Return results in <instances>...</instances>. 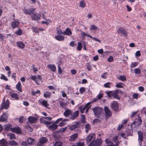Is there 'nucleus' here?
<instances>
[{
  "instance_id": "36",
  "label": "nucleus",
  "mask_w": 146,
  "mask_h": 146,
  "mask_svg": "<svg viewBox=\"0 0 146 146\" xmlns=\"http://www.w3.org/2000/svg\"><path fill=\"white\" fill-rule=\"evenodd\" d=\"M9 144L11 145V146L17 145H18V143L16 141H9Z\"/></svg>"
},
{
  "instance_id": "57",
  "label": "nucleus",
  "mask_w": 146,
  "mask_h": 146,
  "mask_svg": "<svg viewBox=\"0 0 146 146\" xmlns=\"http://www.w3.org/2000/svg\"><path fill=\"white\" fill-rule=\"evenodd\" d=\"M113 60V58L112 56H110L107 59V61L109 62H111Z\"/></svg>"
},
{
  "instance_id": "14",
  "label": "nucleus",
  "mask_w": 146,
  "mask_h": 146,
  "mask_svg": "<svg viewBox=\"0 0 146 146\" xmlns=\"http://www.w3.org/2000/svg\"><path fill=\"white\" fill-rule=\"evenodd\" d=\"M105 116L106 117H109L111 116V113L108 108L105 106L104 108Z\"/></svg>"
},
{
  "instance_id": "63",
  "label": "nucleus",
  "mask_w": 146,
  "mask_h": 146,
  "mask_svg": "<svg viewBox=\"0 0 146 146\" xmlns=\"http://www.w3.org/2000/svg\"><path fill=\"white\" fill-rule=\"evenodd\" d=\"M136 56L139 57L140 56L141 53L140 51L139 50L137 51L135 54Z\"/></svg>"
},
{
  "instance_id": "41",
  "label": "nucleus",
  "mask_w": 146,
  "mask_h": 146,
  "mask_svg": "<svg viewBox=\"0 0 146 146\" xmlns=\"http://www.w3.org/2000/svg\"><path fill=\"white\" fill-rule=\"evenodd\" d=\"M138 64V62H132L131 63V64L130 66V67L131 68H133L135 67Z\"/></svg>"
},
{
  "instance_id": "1",
  "label": "nucleus",
  "mask_w": 146,
  "mask_h": 146,
  "mask_svg": "<svg viewBox=\"0 0 146 146\" xmlns=\"http://www.w3.org/2000/svg\"><path fill=\"white\" fill-rule=\"evenodd\" d=\"M95 116L97 117L100 116V115L103 111V109L99 107H96L93 109Z\"/></svg>"
},
{
  "instance_id": "54",
  "label": "nucleus",
  "mask_w": 146,
  "mask_h": 146,
  "mask_svg": "<svg viewBox=\"0 0 146 146\" xmlns=\"http://www.w3.org/2000/svg\"><path fill=\"white\" fill-rule=\"evenodd\" d=\"M97 29V27L95 25H92L90 27V29L92 30H96Z\"/></svg>"
},
{
  "instance_id": "12",
  "label": "nucleus",
  "mask_w": 146,
  "mask_h": 146,
  "mask_svg": "<svg viewBox=\"0 0 146 146\" xmlns=\"http://www.w3.org/2000/svg\"><path fill=\"white\" fill-rule=\"evenodd\" d=\"M105 142L107 144L105 146H118L119 143V142L117 141L116 144L114 145L112 142L109 139H106L105 140Z\"/></svg>"
},
{
  "instance_id": "35",
  "label": "nucleus",
  "mask_w": 146,
  "mask_h": 146,
  "mask_svg": "<svg viewBox=\"0 0 146 146\" xmlns=\"http://www.w3.org/2000/svg\"><path fill=\"white\" fill-rule=\"evenodd\" d=\"M21 84L20 82H18L17 84L16 85V88L17 89L19 92H22L21 86Z\"/></svg>"
},
{
  "instance_id": "49",
  "label": "nucleus",
  "mask_w": 146,
  "mask_h": 146,
  "mask_svg": "<svg viewBox=\"0 0 146 146\" xmlns=\"http://www.w3.org/2000/svg\"><path fill=\"white\" fill-rule=\"evenodd\" d=\"M32 67L33 68V70L34 72L36 73L37 71H38V69L37 68L35 67V65L34 64L32 65Z\"/></svg>"
},
{
  "instance_id": "9",
  "label": "nucleus",
  "mask_w": 146,
  "mask_h": 146,
  "mask_svg": "<svg viewBox=\"0 0 146 146\" xmlns=\"http://www.w3.org/2000/svg\"><path fill=\"white\" fill-rule=\"evenodd\" d=\"M138 141L140 145H141L142 142L143 140V133L141 131H139L138 132Z\"/></svg>"
},
{
  "instance_id": "56",
  "label": "nucleus",
  "mask_w": 146,
  "mask_h": 146,
  "mask_svg": "<svg viewBox=\"0 0 146 146\" xmlns=\"http://www.w3.org/2000/svg\"><path fill=\"white\" fill-rule=\"evenodd\" d=\"M21 145L22 146H29V145L28 143H27V141H25L22 142L21 143Z\"/></svg>"
},
{
  "instance_id": "39",
  "label": "nucleus",
  "mask_w": 146,
  "mask_h": 146,
  "mask_svg": "<svg viewBox=\"0 0 146 146\" xmlns=\"http://www.w3.org/2000/svg\"><path fill=\"white\" fill-rule=\"evenodd\" d=\"M81 123H86L85 117L84 115L82 114L81 115Z\"/></svg>"
},
{
  "instance_id": "16",
  "label": "nucleus",
  "mask_w": 146,
  "mask_h": 146,
  "mask_svg": "<svg viewBox=\"0 0 146 146\" xmlns=\"http://www.w3.org/2000/svg\"><path fill=\"white\" fill-rule=\"evenodd\" d=\"M79 111L78 110H77L75 112H73L71 115L70 118L72 120L75 119L78 115Z\"/></svg>"
},
{
  "instance_id": "62",
  "label": "nucleus",
  "mask_w": 146,
  "mask_h": 146,
  "mask_svg": "<svg viewBox=\"0 0 146 146\" xmlns=\"http://www.w3.org/2000/svg\"><path fill=\"white\" fill-rule=\"evenodd\" d=\"M77 146H84V143L82 142H78L76 143Z\"/></svg>"
},
{
  "instance_id": "46",
  "label": "nucleus",
  "mask_w": 146,
  "mask_h": 146,
  "mask_svg": "<svg viewBox=\"0 0 146 146\" xmlns=\"http://www.w3.org/2000/svg\"><path fill=\"white\" fill-rule=\"evenodd\" d=\"M62 143L61 142L56 141V143L54 144V146H62Z\"/></svg>"
},
{
  "instance_id": "19",
  "label": "nucleus",
  "mask_w": 146,
  "mask_h": 146,
  "mask_svg": "<svg viewBox=\"0 0 146 146\" xmlns=\"http://www.w3.org/2000/svg\"><path fill=\"white\" fill-rule=\"evenodd\" d=\"M61 34L65 35L70 36L72 34V32L69 28H67L63 32H61Z\"/></svg>"
},
{
  "instance_id": "21",
  "label": "nucleus",
  "mask_w": 146,
  "mask_h": 146,
  "mask_svg": "<svg viewBox=\"0 0 146 146\" xmlns=\"http://www.w3.org/2000/svg\"><path fill=\"white\" fill-rule=\"evenodd\" d=\"M8 142L4 139H2L0 140V144L2 146H7L9 144Z\"/></svg>"
},
{
  "instance_id": "51",
  "label": "nucleus",
  "mask_w": 146,
  "mask_h": 146,
  "mask_svg": "<svg viewBox=\"0 0 146 146\" xmlns=\"http://www.w3.org/2000/svg\"><path fill=\"white\" fill-rule=\"evenodd\" d=\"M9 135L10 137V139H16V137L15 136V135L14 134L12 133H9Z\"/></svg>"
},
{
  "instance_id": "17",
  "label": "nucleus",
  "mask_w": 146,
  "mask_h": 146,
  "mask_svg": "<svg viewBox=\"0 0 146 146\" xmlns=\"http://www.w3.org/2000/svg\"><path fill=\"white\" fill-rule=\"evenodd\" d=\"M72 114V111L69 109H66L63 113V115L66 117H68Z\"/></svg>"
},
{
  "instance_id": "64",
  "label": "nucleus",
  "mask_w": 146,
  "mask_h": 146,
  "mask_svg": "<svg viewBox=\"0 0 146 146\" xmlns=\"http://www.w3.org/2000/svg\"><path fill=\"white\" fill-rule=\"evenodd\" d=\"M87 68L88 70L90 71L92 70V67L91 66L89 65L88 64H87L86 65Z\"/></svg>"
},
{
  "instance_id": "24",
  "label": "nucleus",
  "mask_w": 146,
  "mask_h": 146,
  "mask_svg": "<svg viewBox=\"0 0 146 146\" xmlns=\"http://www.w3.org/2000/svg\"><path fill=\"white\" fill-rule=\"evenodd\" d=\"M28 121L29 122L33 123L36 122L37 119L35 117L31 116H29L28 118Z\"/></svg>"
},
{
  "instance_id": "40",
  "label": "nucleus",
  "mask_w": 146,
  "mask_h": 146,
  "mask_svg": "<svg viewBox=\"0 0 146 146\" xmlns=\"http://www.w3.org/2000/svg\"><path fill=\"white\" fill-rule=\"evenodd\" d=\"M82 42H79L78 43L77 46V50H80L82 48Z\"/></svg>"
},
{
  "instance_id": "34",
  "label": "nucleus",
  "mask_w": 146,
  "mask_h": 146,
  "mask_svg": "<svg viewBox=\"0 0 146 146\" xmlns=\"http://www.w3.org/2000/svg\"><path fill=\"white\" fill-rule=\"evenodd\" d=\"M58 127V125L55 124H52L49 126V128L53 131L56 130Z\"/></svg>"
},
{
  "instance_id": "55",
  "label": "nucleus",
  "mask_w": 146,
  "mask_h": 146,
  "mask_svg": "<svg viewBox=\"0 0 146 146\" xmlns=\"http://www.w3.org/2000/svg\"><path fill=\"white\" fill-rule=\"evenodd\" d=\"M85 88L83 87H80L79 89L80 92L82 94H83L84 92H85Z\"/></svg>"
},
{
  "instance_id": "61",
  "label": "nucleus",
  "mask_w": 146,
  "mask_h": 146,
  "mask_svg": "<svg viewBox=\"0 0 146 146\" xmlns=\"http://www.w3.org/2000/svg\"><path fill=\"white\" fill-rule=\"evenodd\" d=\"M138 122H137V124L138 125H139L141 124L142 122V120L141 119L140 117H138Z\"/></svg>"
},
{
  "instance_id": "53",
  "label": "nucleus",
  "mask_w": 146,
  "mask_h": 146,
  "mask_svg": "<svg viewBox=\"0 0 146 146\" xmlns=\"http://www.w3.org/2000/svg\"><path fill=\"white\" fill-rule=\"evenodd\" d=\"M111 84L110 83L108 82L104 84V86L105 88H110V87Z\"/></svg>"
},
{
  "instance_id": "38",
  "label": "nucleus",
  "mask_w": 146,
  "mask_h": 146,
  "mask_svg": "<svg viewBox=\"0 0 146 146\" xmlns=\"http://www.w3.org/2000/svg\"><path fill=\"white\" fill-rule=\"evenodd\" d=\"M85 127L86 129L85 130L86 133H88L89 130L90 129V127L89 124H87L85 125Z\"/></svg>"
},
{
  "instance_id": "43",
  "label": "nucleus",
  "mask_w": 146,
  "mask_h": 146,
  "mask_svg": "<svg viewBox=\"0 0 146 146\" xmlns=\"http://www.w3.org/2000/svg\"><path fill=\"white\" fill-rule=\"evenodd\" d=\"M86 108L84 106H81L79 107V110L80 111V112L81 113H83L84 112V110L86 109Z\"/></svg>"
},
{
  "instance_id": "59",
  "label": "nucleus",
  "mask_w": 146,
  "mask_h": 146,
  "mask_svg": "<svg viewBox=\"0 0 146 146\" xmlns=\"http://www.w3.org/2000/svg\"><path fill=\"white\" fill-rule=\"evenodd\" d=\"M103 95L102 94H99L96 96L98 100H100L103 97Z\"/></svg>"
},
{
  "instance_id": "10",
  "label": "nucleus",
  "mask_w": 146,
  "mask_h": 146,
  "mask_svg": "<svg viewBox=\"0 0 146 146\" xmlns=\"http://www.w3.org/2000/svg\"><path fill=\"white\" fill-rule=\"evenodd\" d=\"M117 32L118 34H121L123 36H126L127 35V31L123 27L118 28Z\"/></svg>"
},
{
  "instance_id": "2",
  "label": "nucleus",
  "mask_w": 146,
  "mask_h": 146,
  "mask_svg": "<svg viewBox=\"0 0 146 146\" xmlns=\"http://www.w3.org/2000/svg\"><path fill=\"white\" fill-rule=\"evenodd\" d=\"M118 90H117L114 91H109L107 93L108 96L110 98L111 97H113L114 98H116L118 100L120 99L119 97L118 96Z\"/></svg>"
},
{
  "instance_id": "50",
  "label": "nucleus",
  "mask_w": 146,
  "mask_h": 146,
  "mask_svg": "<svg viewBox=\"0 0 146 146\" xmlns=\"http://www.w3.org/2000/svg\"><path fill=\"white\" fill-rule=\"evenodd\" d=\"M108 76V73L107 72L103 73L101 75V77L102 78L104 79H106L107 78V76Z\"/></svg>"
},
{
  "instance_id": "60",
  "label": "nucleus",
  "mask_w": 146,
  "mask_h": 146,
  "mask_svg": "<svg viewBox=\"0 0 146 146\" xmlns=\"http://www.w3.org/2000/svg\"><path fill=\"white\" fill-rule=\"evenodd\" d=\"M61 32H63L60 29H57L56 34L57 35H60L61 34Z\"/></svg>"
},
{
  "instance_id": "37",
  "label": "nucleus",
  "mask_w": 146,
  "mask_h": 146,
  "mask_svg": "<svg viewBox=\"0 0 146 146\" xmlns=\"http://www.w3.org/2000/svg\"><path fill=\"white\" fill-rule=\"evenodd\" d=\"M60 107L62 108H65L66 105V103L64 102H60Z\"/></svg>"
},
{
  "instance_id": "5",
  "label": "nucleus",
  "mask_w": 146,
  "mask_h": 146,
  "mask_svg": "<svg viewBox=\"0 0 146 146\" xmlns=\"http://www.w3.org/2000/svg\"><path fill=\"white\" fill-rule=\"evenodd\" d=\"M102 140L100 139L90 143L88 146H100L102 143Z\"/></svg>"
},
{
  "instance_id": "48",
  "label": "nucleus",
  "mask_w": 146,
  "mask_h": 146,
  "mask_svg": "<svg viewBox=\"0 0 146 146\" xmlns=\"http://www.w3.org/2000/svg\"><path fill=\"white\" fill-rule=\"evenodd\" d=\"M25 128L29 132H32L33 131L32 128L30 126L27 125H25Z\"/></svg>"
},
{
  "instance_id": "3",
  "label": "nucleus",
  "mask_w": 146,
  "mask_h": 146,
  "mask_svg": "<svg viewBox=\"0 0 146 146\" xmlns=\"http://www.w3.org/2000/svg\"><path fill=\"white\" fill-rule=\"evenodd\" d=\"M29 78L34 81L36 84L39 85L40 84V81L42 79V77L41 76L39 75L38 76L31 75Z\"/></svg>"
},
{
  "instance_id": "20",
  "label": "nucleus",
  "mask_w": 146,
  "mask_h": 146,
  "mask_svg": "<svg viewBox=\"0 0 146 146\" xmlns=\"http://www.w3.org/2000/svg\"><path fill=\"white\" fill-rule=\"evenodd\" d=\"M20 22L17 21H14L12 22L11 24V26L13 29H14L18 27Z\"/></svg>"
},
{
  "instance_id": "4",
  "label": "nucleus",
  "mask_w": 146,
  "mask_h": 146,
  "mask_svg": "<svg viewBox=\"0 0 146 146\" xmlns=\"http://www.w3.org/2000/svg\"><path fill=\"white\" fill-rule=\"evenodd\" d=\"M5 99L4 98L3 100V102L1 105L0 108L1 110H3L4 108L7 110L9 108L10 105L9 100L8 99L5 102Z\"/></svg>"
},
{
  "instance_id": "26",
  "label": "nucleus",
  "mask_w": 146,
  "mask_h": 146,
  "mask_svg": "<svg viewBox=\"0 0 146 146\" xmlns=\"http://www.w3.org/2000/svg\"><path fill=\"white\" fill-rule=\"evenodd\" d=\"M47 67L50 68L52 72H55L56 70V66L54 64H48Z\"/></svg>"
},
{
  "instance_id": "22",
  "label": "nucleus",
  "mask_w": 146,
  "mask_h": 146,
  "mask_svg": "<svg viewBox=\"0 0 146 146\" xmlns=\"http://www.w3.org/2000/svg\"><path fill=\"white\" fill-rule=\"evenodd\" d=\"M4 128L5 131L10 130L11 131V129H12V125L9 124H6L4 126Z\"/></svg>"
},
{
  "instance_id": "30",
  "label": "nucleus",
  "mask_w": 146,
  "mask_h": 146,
  "mask_svg": "<svg viewBox=\"0 0 146 146\" xmlns=\"http://www.w3.org/2000/svg\"><path fill=\"white\" fill-rule=\"evenodd\" d=\"M23 13L26 15H31V11L30 9H28L25 8L23 10Z\"/></svg>"
},
{
  "instance_id": "28",
  "label": "nucleus",
  "mask_w": 146,
  "mask_h": 146,
  "mask_svg": "<svg viewBox=\"0 0 146 146\" xmlns=\"http://www.w3.org/2000/svg\"><path fill=\"white\" fill-rule=\"evenodd\" d=\"M55 38L57 40L59 41H63L64 39V37L63 36L61 35H56L55 36Z\"/></svg>"
},
{
  "instance_id": "15",
  "label": "nucleus",
  "mask_w": 146,
  "mask_h": 146,
  "mask_svg": "<svg viewBox=\"0 0 146 146\" xmlns=\"http://www.w3.org/2000/svg\"><path fill=\"white\" fill-rule=\"evenodd\" d=\"M40 15L39 13H33L31 16L33 20L37 21L40 19Z\"/></svg>"
},
{
  "instance_id": "7",
  "label": "nucleus",
  "mask_w": 146,
  "mask_h": 146,
  "mask_svg": "<svg viewBox=\"0 0 146 146\" xmlns=\"http://www.w3.org/2000/svg\"><path fill=\"white\" fill-rule=\"evenodd\" d=\"M48 141L46 137H42L39 139V141L37 143V146H43Z\"/></svg>"
},
{
  "instance_id": "23",
  "label": "nucleus",
  "mask_w": 146,
  "mask_h": 146,
  "mask_svg": "<svg viewBox=\"0 0 146 146\" xmlns=\"http://www.w3.org/2000/svg\"><path fill=\"white\" fill-rule=\"evenodd\" d=\"M78 133H74L71 136H70V139L69 140L70 141H74L78 137Z\"/></svg>"
},
{
  "instance_id": "6",
  "label": "nucleus",
  "mask_w": 146,
  "mask_h": 146,
  "mask_svg": "<svg viewBox=\"0 0 146 146\" xmlns=\"http://www.w3.org/2000/svg\"><path fill=\"white\" fill-rule=\"evenodd\" d=\"M8 117V114L7 113H3L2 115H1L0 117V121L4 122L6 123L7 122V119Z\"/></svg>"
},
{
  "instance_id": "47",
  "label": "nucleus",
  "mask_w": 146,
  "mask_h": 146,
  "mask_svg": "<svg viewBox=\"0 0 146 146\" xmlns=\"http://www.w3.org/2000/svg\"><path fill=\"white\" fill-rule=\"evenodd\" d=\"M85 5V3L84 1H81L80 2V7L82 8H83L84 7Z\"/></svg>"
},
{
  "instance_id": "33",
  "label": "nucleus",
  "mask_w": 146,
  "mask_h": 146,
  "mask_svg": "<svg viewBox=\"0 0 146 146\" xmlns=\"http://www.w3.org/2000/svg\"><path fill=\"white\" fill-rule=\"evenodd\" d=\"M51 93L46 91L45 92L44 94V96L46 98H49L51 96Z\"/></svg>"
},
{
  "instance_id": "18",
  "label": "nucleus",
  "mask_w": 146,
  "mask_h": 146,
  "mask_svg": "<svg viewBox=\"0 0 146 146\" xmlns=\"http://www.w3.org/2000/svg\"><path fill=\"white\" fill-rule=\"evenodd\" d=\"M11 131L17 134L21 133V130L19 127L12 128Z\"/></svg>"
},
{
  "instance_id": "27",
  "label": "nucleus",
  "mask_w": 146,
  "mask_h": 146,
  "mask_svg": "<svg viewBox=\"0 0 146 146\" xmlns=\"http://www.w3.org/2000/svg\"><path fill=\"white\" fill-rule=\"evenodd\" d=\"M79 124V123L78 122L76 123L75 124L72 125L69 127V129L71 130H73L77 127V126Z\"/></svg>"
},
{
  "instance_id": "58",
  "label": "nucleus",
  "mask_w": 146,
  "mask_h": 146,
  "mask_svg": "<svg viewBox=\"0 0 146 146\" xmlns=\"http://www.w3.org/2000/svg\"><path fill=\"white\" fill-rule=\"evenodd\" d=\"M0 78L1 79H3L6 81H7L8 80L7 78L5 75L2 74H1V77Z\"/></svg>"
},
{
  "instance_id": "8",
  "label": "nucleus",
  "mask_w": 146,
  "mask_h": 146,
  "mask_svg": "<svg viewBox=\"0 0 146 146\" xmlns=\"http://www.w3.org/2000/svg\"><path fill=\"white\" fill-rule=\"evenodd\" d=\"M38 102L39 104L47 108H49L48 107V105L47 103V101L43 100L42 99H40L38 100Z\"/></svg>"
},
{
  "instance_id": "32",
  "label": "nucleus",
  "mask_w": 146,
  "mask_h": 146,
  "mask_svg": "<svg viewBox=\"0 0 146 146\" xmlns=\"http://www.w3.org/2000/svg\"><path fill=\"white\" fill-rule=\"evenodd\" d=\"M27 141L29 145H32L34 143V140L31 138L29 137L27 139Z\"/></svg>"
},
{
  "instance_id": "42",
  "label": "nucleus",
  "mask_w": 146,
  "mask_h": 146,
  "mask_svg": "<svg viewBox=\"0 0 146 146\" xmlns=\"http://www.w3.org/2000/svg\"><path fill=\"white\" fill-rule=\"evenodd\" d=\"M22 32L20 29H19L18 30L16 31L15 32V33L18 35H22Z\"/></svg>"
},
{
  "instance_id": "29",
  "label": "nucleus",
  "mask_w": 146,
  "mask_h": 146,
  "mask_svg": "<svg viewBox=\"0 0 146 146\" xmlns=\"http://www.w3.org/2000/svg\"><path fill=\"white\" fill-rule=\"evenodd\" d=\"M10 96L14 100H17L19 99V97L17 94L12 93L10 94Z\"/></svg>"
},
{
  "instance_id": "31",
  "label": "nucleus",
  "mask_w": 146,
  "mask_h": 146,
  "mask_svg": "<svg viewBox=\"0 0 146 146\" xmlns=\"http://www.w3.org/2000/svg\"><path fill=\"white\" fill-rule=\"evenodd\" d=\"M117 79L122 81H125L126 80V78L124 75H121L117 78Z\"/></svg>"
},
{
  "instance_id": "13",
  "label": "nucleus",
  "mask_w": 146,
  "mask_h": 146,
  "mask_svg": "<svg viewBox=\"0 0 146 146\" xmlns=\"http://www.w3.org/2000/svg\"><path fill=\"white\" fill-rule=\"evenodd\" d=\"M111 107L114 111H117L119 108L118 104L117 102L115 101H113L111 104Z\"/></svg>"
},
{
  "instance_id": "52",
  "label": "nucleus",
  "mask_w": 146,
  "mask_h": 146,
  "mask_svg": "<svg viewBox=\"0 0 146 146\" xmlns=\"http://www.w3.org/2000/svg\"><path fill=\"white\" fill-rule=\"evenodd\" d=\"M140 70L138 68H135L134 70V73L137 74L140 73Z\"/></svg>"
},
{
  "instance_id": "44",
  "label": "nucleus",
  "mask_w": 146,
  "mask_h": 146,
  "mask_svg": "<svg viewBox=\"0 0 146 146\" xmlns=\"http://www.w3.org/2000/svg\"><path fill=\"white\" fill-rule=\"evenodd\" d=\"M31 29L35 33H38V28L35 27H31Z\"/></svg>"
},
{
  "instance_id": "11",
  "label": "nucleus",
  "mask_w": 146,
  "mask_h": 146,
  "mask_svg": "<svg viewBox=\"0 0 146 146\" xmlns=\"http://www.w3.org/2000/svg\"><path fill=\"white\" fill-rule=\"evenodd\" d=\"M95 135L94 133L92 134V135H88L86 140V143H88L90 142H91L94 141L95 139Z\"/></svg>"
},
{
  "instance_id": "45",
  "label": "nucleus",
  "mask_w": 146,
  "mask_h": 146,
  "mask_svg": "<svg viewBox=\"0 0 146 146\" xmlns=\"http://www.w3.org/2000/svg\"><path fill=\"white\" fill-rule=\"evenodd\" d=\"M123 84L121 83H118L116 84L115 87L118 88H123Z\"/></svg>"
},
{
  "instance_id": "25",
  "label": "nucleus",
  "mask_w": 146,
  "mask_h": 146,
  "mask_svg": "<svg viewBox=\"0 0 146 146\" xmlns=\"http://www.w3.org/2000/svg\"><path fill=\"white\" fill-rule=\"evenodd\" d=\"M17 46L23 49L24 48L25 46V44L21 41H18L17 42Z\"/></svg>"
}]
</instances>
